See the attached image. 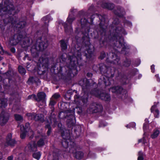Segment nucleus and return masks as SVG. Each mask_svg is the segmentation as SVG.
I'll return each instance as SVG.
<instances>
[{"label":"nucleus","mask_w":160,"mask_h":160,"mask_svg":"<svg viewBox=\"0 0 160 160\" xmlns=\"http://www.w3.org/2000/svg\"><path fill=\"white\" fill-rule=\"evenodd\" d=\"M81 54L79 53L77 55V57L74 55L69 57L68 59V71L67 72L68 75V76L73 77V74L72 73V70L75 66L78 63V61L81 59Z\"/></svg>","instance_id":"f257e3e1"},{"label":"nucleus","mask_w":160,"mask_h":160,"mask_svg":"<svg viewBox=\"0 0 160 160\" xmlns=\"http://www.w3.org/2000/svg\"><path fill=\"white\" fill-rule=\"evenodd\" d=\"M14 10L13 5L10 3L8 0H2L0 4V16L6 14H11V11Z\"/></svg>","instance_id":"f03ea898"},{"label":"nucleus","mask_w":160,"mask_h":160,"mask_svg":"<svg viewBox=\"0 0 160 160\" xmlns=\"http://www.w3.org/2000/svg\"><path fill=\"white\" fill-rule=\"evenodd\" d=\"M62 136L63 140L62 142V146L65 148H67L68 146V143L71 144L72 142L70 139V131L68 130H64L62 132Z\"/></svg>","instance_id":"7ed1b4c3"},{"label":"nucleus","mask_w":160,"mask_h":160,"mask_svg":"<svg viewBox=\"0 0 160 160\" xmlns=\"http://www.w3.org/2000/svg\"><path fill=\"white\" fill-rule=\"evenodd\" d=\"M114 38H116L115 40L116 43L114 42L115 46L118 48H122V51H124L125 49L129 48V46L127 45V44L124 42L123 39L122 38L119 36L114 37Z\"/></svg>","instance_id":"20e7f679"},{"label":"nucleus","mask_w":160,"mask_h":160,"mask_svg":"<svg viewBox=\"0 0 160 160\" xmlns=\"http://www.w3.org/2000/svg\"><path fill=\"white\" fill-rule=\"evenodd\" d=\"M91 93L105 101H109L111 99L110 96L109 94L101 92V91L98 90L93 91L91 92Z\"/></svg>","instance_id":"39448f33"},{"label":"nucleus","mask_w":160,"mask_h":160,"mask_svg":"<svg viewBox=\"0 0 160 160\" xmlns=\"http://www.w3.org/2000/svg\"><path fill=\"white\" fill-rule=\"evenodd\" d=\"M102 109V107L100 104L93 103L90 105L87 111L89 113H95L99 111Z\"/></svg>","instance_id":"423d86ee"},{"label":"nucleus","mask_w":160,"mask_h":160,"mask_svg":"<svg viewBox=\"0 0 160 160\" xmlns=\"http://www.w3.org/2000/svg\"><path fill=\"white\" fill-rule=\"evenodd\" d=\"M48 45V43L47 40L42 41L39 40L37 42L35 48L37 51H42L46 49Z\"/></svg>","instance_id":"0eeeda50"},{"label":"nucleus","mask_w":160,"mask_h":160,"mask_svg":"<svg viewBox=\"0 0 160 160\" xmlns=\"http://www.w3.org/2000/svg\"><path fill=\"white\" fill-rule=\"evenodd\" d=\"M9 117V114L2 111L0 115V125L3 126L8 122Z\"/></svg>","instance_id":"6e6552de"},{"label":"nucleus","mask_w":160,"mask_h":160,"mask_svg":"<svg viewBox=\"0 0 160 160\" xmlns=\"http://www.w3.org/2000/svg\"><path fill=\"white\" fill-rule=\"evenodd\" d=\"M27 116L31 119H34L36 121H39L41 122L44 121L43 116L42 114H35L28 113Z\"/></svg>","instance_id":"1a4fd4ad"},{"label":"nucleus","mask_w":160,"mask_h":160,"mask_svg":"<svg viewBox=\"0 0 160 160\" xmlns=\"http://www.w3.org/2000/svg\"><path fill=\"white\" fill-rule=\"evenodd\" d=\"M22 39V35L16 34L11 38L10 42L13 45H15L19 42Z\"/></svg>","instance_id":"9d476101"},{"label":"nucleus","mask_w":160,"mask_h":160,"mask_svg":"<svg viewBox=\"0 0 160 160\" xmlns=\"http://www.w3.org/2000/svg\"><path fill=\"white\" fill-rule=\"evenodd\" d=\"M110 91H111L113 93L116 94H122L123 95L125 93L126 91L123 90L122 88L119 86L114 87L111 88Z\"/></svg>","instance_id":"9b49d317"},{"label":"nucleus","mask_w":160,"mask_h":160,"mask_svg":"<svg viewBox=\"0 0 160 160\" xmlns=\"http://www.w3.org/2000/svg\"><path fill=\"white\" fill-rule=\"evenodd\" d=\"M38 98H36V100L38 102H41L42 106H44L46 105L45 98L46 97L45 94L42 92L38 93L37 94Z\"/></svg>","instance_id":"f8f14e48"},{"label":"nucleus","mask_w":160,"mask_h":160,"mask_svg":"<svg viewBox=\"0 0 160 160\" xmlns=\"http://www.w3.org/2000/svg\"><path fill=\"white\" fill-rule=\"evenodd\" d=\"M108 59H110L111 62H112L113 63L115 64L118 65L120 63V59L119 57L113 52L110 53L109 57Z\"/></svg>","instance_id":"ddd939ff"},{"label":"nucleus","mask_w":160,"mask_h":160,"mask_svg":"<svg viewBox=\"0 0 160 160\" xmlns=\"http://www.w3.org/2000/svg\"><path fill=\"white\" fill-rule=\"evenodd\" d=\"M69 152L71 153H75V157L78 159H80L82 157L83 155V154L82 152H76L75 148L73 147H71L70 148Z\"/></svg>","instance_id":"4468645a"},{"label":"nucleus","mask_w":160,"mask_h":160,"mask_svg":"<svg viewBox=\"0 0 160 160\" xmlns=\"http://www.w3.org/2000/svg\"><path fill=\"white\" fill-rule=\"evenodd\" d=\"M79 96L78 95H76L74 96V102L77 105V106L76 107V108L77 109V112L78 113L80 114L82 112V108L80 106H82L80 102L78 101V99Z\"/></svg>","instance_id":"2eb2a0df"},{"label":"nucleus","mask_w":160,"mask_h":160,"mask_svg":"<svg viewBox=\"0 0 160 160\" xmlns=\"http://www.w3.org/2000/svg\"><path fill=\"white\" fill-rule=\"evenodd\" d=\"M12 135L11 133L8 134L6 138V143L8 145L14 146L16 144V141L14 139L12 138Z\"/></svg>","instance_id":"dca6fc26"},{"label":"nucleus","mask_w":160,"mask_h":160,"mask_svg":"<svg viewBox=\"0 0 160 160\" xmlns=\"http://www.w3.org/2000/svg\"><path fill=\"white\" fill-rule=\"evenodd\" d=\"M29 124L28 123H27L25 124V126H24V128L25 131H26V132L28 131L29 132V135L30 136V137L32 138L33 136V132L32 130L29 129Z\"/></svg>","instance_id":"f3484780"},{"label":"nucleus","mask_w":160,"mask_h":160,"mask_svg":"<svg viewBox=\"0 0 160 160\" xmlns=\"http://www.w3.org/2000/svg\"><path fill=\"white\" fill-rule=\"evenodd\" d=\"M102 6L105 8L112 10L114 8V6L113 4L108 3H103L102 4Z\"/></svg>","instance_id":"a211bd4d"},{"label":"nucleus","mask_w":160,"mask_h":160,"mask_svg":"<svg viewBox=\"0 0 160 160\" xmlns=\"http://www.w3.org/2000/svg\"><path fill=\"white\" fill-rule=\"evenodd\" d=\"M20 127L21 131L20 137L22 139H24L26 137V132H26V131H25V128L23 125H20Z\"/></svg>","instance_id":"6ab92c4d"},{"label":"nucleus","mask_w":160,"mask_h":160,"mask_svg":"<svg viewBox=\"0 0 160 160\" xmlns=\"http://www.w3.org/2000/svg\"><path fill=\"white\" fill-rule=\"evenodd\" d=\"M28 147L29 150L32 151H37V145L34 142H31L28 145Z\"/></svg>","instance_id":"aec40b11"},{"label":"nucleus","mask_w":160,"mask_h":160,"mask_svg":"<svg viewBox=\"0 0 160 160\" xmlns=\"http://www.w3.org/2000/svg\"><path fill=\"white\" fill-rule=\"evenodd\" d=\"M70 117L71 118L70 119H68L67 120V124L68 126L70 127L73 126L74 124L73 121V119L74 118V116L72 114H71L70 115Z\"/></svg>","instance_id":"412c9836"},{"label":"nucleus","mask_w":160,"mask_h":160,"mask_svg":"<svg viewBox=\"0 0 160 160\" xmlns=\"http://www.w3.org/2000/svg\"><path fill=\"white\" fill-rule=\"evenodd\" d=\"M103 82L106 86L110 85L111 84L113 83V81L112 80L111 78H108L107 77H106L105 78H104Z\"/></svg>","instance_id":"4be33fe9"},{"label":"nucleus","mask_w":160,"mask_h":160,"mask_svg":"<svg viewBox=\"0 0 160 160\" xmlns=\"http://www.w3.org/2000/svg\"><path fill=\"white\" fill-rule=\"evenodd\" d=\"M88 96L87 93H85L83 96L82 97V101L83 103V105L86 104L88 102Z\"/></svg>","instance_id":"5701e85b"},{"label":"nucleus","mask_w":160,"mask_h":160,"mask_svg":"<svg viewBox=\"0 0 160 160\" xmlns=\"http://www.w3.org/2000/svg\"><path fill=\"white\" fill-rule=\"evenodd\" d=\"M41 154L40 152H34L32 154V157L35 159L39 160L41 156Z\"/></svg>","instance_id":"b1692460"},{"label":"nucleus","mask_w":160,"mask_h":160,"mask_svg":"<svg viewBox=\"0 0 160 160\" xmlns=\"http://www.w3.org/2000/svg\"><path fill=\"white\" fill-rule=\"evenodd\" d=\"M64 27L65 28V31L66 33L71 32H72V29L71 26H67L65 23L64 24Z\"/></svg>","instance_id":"393cba45"},{"label":"nucleus","mask_w":160,"mask_h":160,"mask_svg":"<svg viewBox=\"0 0 160 160\" xmlns=\"http://www.w3.org/2000/svg\"><path fill=\"white\" fill-rule=\"evenodd\" d=\"M100 71L103 73L107 72V67L103 64H101L99 67Z\"/></svg>","instance_id":"a878e982"},{"label":"nucleus","mask_w":160,"mask_h":160,"mask_svg":"<svg viewBox=\"0 0 160 160\" xmlns=\"http://www.w3.org/2000/svg\"><path fill=\"white\" fill-rule=\"evenodd\" d=\"M159 134V131L158 130H155L153 131V133L151 135V137L152 138H157Z\"/></svg>","instance_id":"bb28decb"},{"label":"nucleus","mask_w":160,"mask_h":160,"mask_svg":"<svg viewBox=\"0 0 160 160\" xmlns=\"http://www.w3.org/2000/svg\"><path fill=\"white\" fill-rule=\"evenodd\" d=\"M60 156L58 152H54L53 153V160H59Z\"/></svg>","instance_id":"cd10ccee"},{"label":"nucleus","mask_w":160,"mask_h":160,"mask_svg":"<svg viewBox=\"0 0 160 160\" xmlns=\"http://www.w3.org/2000/svg\"><path fill=\"white\" fill-rule=\"evenodd\" d=\"M18 71L19 73L22 75H24L26 72L25 69L22 66H19L18 67Z\"/></svg>","instance_id":"c85d7f7f"},{"label":"nucleus","mask_w":160,"mask_h":160,"mask_svg":"<svg viewBox=\"0 0 160 160\" xmlns=\"http://www.w3.org/2000/svg\"><path fill=\"white\" fill-rule=\"evenodd\" d=\"M46 139V137H44L43 138H41L37 142V144L38 146L41 147L43 146L44 144L43 139Z\"/></svg>","instance_id":"c756f323"},{"label":"nucleus","mask_w":160,"mask_h":160,"mask_svg":"<svg viewBox=\"0 0 160 160\" xmlns=\"http://www.w3.org/2000/svg\"><path fill=\"white\" fill-rule=\"evenodd\" d=\"M115 14L119 17L121 16V15L123 14V9H118V11H115Z\"/></svg>","instance_id":"7c9ffc66"},{"label":"nucleus","mask_w":160,"mask_h":160,"mask_svg":"<svg viewBox=\"0 0 160 160\" xmlns=\"http://www.w3.org/2000/svg\"><path fill=\"white\" fill-rule=\"evenodd\" d=\"M62 49L65 50L67 48V45L63 40H61L60 41Z\"/></svg>","instance_id":"2f4dec72"},{"label":"nucleus","mask_w":160,"mask_h":160,"mask_svg":"<svg viewBox=\"0 0 160 160\" xmlns=\"http://www.w3.org/2000/svg\"><path fill=\"white\" fill-rule=\"evenodd\" d=\"M45 128L48 129L47 133L48 135H49L51 132V127L49 124L47 123L45 126Z\"/></svg>","instance_id":"473e14b6"},{"label":"nucleus","mask_w":160,"mask_h":160,"mask_svg":"<svg viewBox=\"0 0 160 160\" xmlns=\"http://www.w3.org/2000/svg\"><path fill=\"white\" fill-rule=\"evenodd\" d=\"M15 118L16 120L18 121H21L22 120L23 118L22 117L18 114H15L14 115Z\"/></svg>","instance_id":"72a5a7b5"},{"label":"nucleus","mask_w":160,"mask_h":160,"mask_svg":"<svg viewBox=\"0 0 160 160\" xmlns=\"http://www.w3.org/2000/svg\"><path fill=\"white\" fill-rule=\"evenodd\" d=\"M74 19V18L72 17L69 15L67 18V21L70 24H71Z\"/></svg>","instance_id":"f704fd0d"},{"label":"nucleus","mask_w":160,"mask_h":160,"mask_svg":"<svg viewBox=\"0 0 160 160\" xmlns=\"http://www.w3.org/2000/svg\"><path fill=\"white\" fill-rule=\"evenodd\" d=\"M40 59H41L42 60V62L41 63H42L43 66L44 65H45V66H47V64L48 62V60L47 58H45L43 59L42 58H41Z\"/></svg>","instance_id":"c9c22d12"},{"label":"nucleus","mask_w":160,"mask_h":160,"mask_svg":"<svg viewBox=\"0 0 160 160\" xmlns=\"http://www.w3.org/2000/svg\"><path fill=\"white\" fill-rule=\"evenodd\" d=\"M25 25L26 22H25L22 21L18 24L17 27L19 28H22L25 26Z\"/></svg>","instance_id":"e433bc0d"},{"label":"nucleus","mask_w":160,"mask_h":160,"mask_svg":"<svg viewBox=\"0 0 160 160\" xmlns=\"http://www.w3.org/2000/svg\"><path fill=\"white\" fill-rule=\"evenodd\" d=\"M104 24V20H103H103H102L100 22L99 25L100 27V28L102 29V30L104 32L105 30L104 29V28L106 27V25Z\"/></svg>","instance_id":"4c0bfd02"},{"label":"nucleus","mask_w":160,"mask_h":160,"mask_svg":"<svg viewBox=\"0 0 160 160\" xmlns=\"http://www.w3.org/2000/svg\"><path fill=\"white\" fill-rule=\"evenodd\" d=\"M138 155V160H143V158L142 157L143 154L141 152H139Z\"/></svg>","instance_id":"58836bf2"},{"label":"nucleus","mask_w":160,"mask_h":160,"mask_svg":"<svg viewBox=\"0 0 160 160\" xmlns=\"http://www.w3.org/2000/svg\"><path fill=\"white\" fill-rule=\"evenodd\" d=\"M131 63L130 61L129 60H126L124 62V65L126 67L129 66Z\"/></svg>","instance_id":"ea45409f"},{"label":"nucleus","mask_w":160,"mask_h":160,"mask_svg":"<svg viewBox=\"0 0 160 160\" xmlns=\"http://www.w3.org/2000/svg\"><path fill=\"white\" fill-rule=\"evenodd\" d=\"M87 52L88 53V55L86 53V56L87 57H88V56L92 54V53L93 50H91V49H88L87 51Z\"/></svg>","instance_id":"a19ab883"},{"label":"nucleus","mask_w":160,"mask_h":160,"mask_svg":"<svg viewBox=\"0 0 160 160\" xmlns=\"http://www.w3.org/2000/svg\"><path fill=\"white\" fill-rule=\"evenodd\" d=\"M119 31V32L120 33H123V34H126L125 32H124V30L122 28H121L120 29H116V31Z\"/></svg>","instance_id":"79ce46f5"},{"label":"nucleus","mask_w":160,"mask_h":160,"mask_svg":"<svg viewBox=\"0 0 160 160\" xmlns=\"http://www.w3.org/2000/svg\"><path fill=\"white\" fill-rule=\"evenodd\" d=\"M60 97V95L58 93H55L53 95V97L55 99L58 98Z\"/></svg>","instance_id":"37998d69"},{"label":"nucleus","mask_w":160,"mask_h":160,"mask_svg":"<svg viewBox=\"0 0 160 160\" xmlns=\"http://www.w3.org/2000/svg\"><path fill=\"white\" fill-rule=\"evenodd\" d=\"M154 115L156 118H158V117L159 115V111L158 110H156Z\"/></svg>","instance_id":"c03bdc74"},{"label":"nucleus","mask_w":160,"mask_h":160,"mask_svg":"<svg viewBox=\"0 0 160 160\" xmlns=\"http://www.w3.org/2000/svg\"><path fill=\"white\" fill-rule=\"evenodd\" d=\"M36 96L34 95H32L28 96V99H36Z\"/></svg>","instance_id":"a18cd8bd"},{"label":"nucleus","mask_w":160,"mask_h":160,"mask_svg":"<svg viewBox=\"0 0 160 160\" xmlns=\"http://www.w3.org/2000/svg\"><path fill=\"white\" fill-rule=\"evenodd\" d=\"M56 102H55L53 100H52L50 101L49 103V105L52 106H53L55 104Z\"/></svg>","instance_id":"49530a36"},{"label":"nucleus","mask_w":160,"mask_h":160,"mask_svg":"<svg viewBox=\"0 0 160 160\" xmlns=\"http://www.w3.org/2000/svg\"><path fill=\"white\" fill-rule=\"evenodd\" d=\"M33 77H30L28 79V82H33Z\"/></svg>","instance_id":"de8ad7c7"},{"label":"nucleus","mask_w":160,"mask_h":160,"mask_svg":"<svg viewBox=\"0 0 160 160\" xmlns=\"http://www.w3.org/2000/svg\"><path fill=\"white\" fill-rule=\"evenodd\" d=\"M156 107V106L154 105L152 106V107L151 109V112H152L154 111Z\"/></svg>","instance_id":"09e8293b"},{"label":"nucleus","mask_w":160,"mask_h":160,"mask_svg":"<svg viewBox=\"0 0 160 160\" xmlns=\"http://www.w3.org/2000/svg\"><path fill=\"white\" fill-rule=\"evenodd\" d=\"M151 69L152 72H154L155 70H154V65H152L151 66Z\"/></svg>","instance_id":"8fccbe9b"},{"label":"nucleus","mask_w":160,"mask_h":160,"mask_svg":"<svg viewBox=\"0 0 160 160\" xmlns=\"http://www.w3.org/2000/svg\"><path fill=\"white\" fill-rule=\"evenodd\" d=\"M105 56V54L104 53L101 54L100 56V58L101 59H103Z\"/></svg>","instance_id":"3c124183"},{"label":"nucleus","mask_w":160,"mask_h":160,"mask_svg":"<svg viewBox=\"0 0 160 160\" xmlns=\"http://www.w3.org/2000/svg\"><path fill=\"white\" fill-rule=\"evenodd\" d=\"M11 51L13 53H15V49L14 48H12L11 49Z\"/></svg>","instance_id":"603ef678"},{"label":"nucleus","mask_w":160,"mask_h":160,"mask_svg":"<svg viewBox=\"0 0 160 160\" xmlns=\"http://www.w3.org/2000/svg\"><path fill=\"white\" fill-rule=\"evenodd\" d=\"M12 158H13V157L12 156H9L8 158V160H12Z\"/></svg>","instance_id":"864d4df0"},{"label":"nucleus","mask_w":160,"mask_h":160,"mask_svg":"<svg viewBox=\"0 0 160 160\" xmlns=\"http://www.w3.org/2000/svg\"><path fill=\"white\" fill-rule=\"evenodd\" d=\"M155 77H156L158 78L157 80L158 82H160V79L159 78H158V75H156Z\"/></svg>","instance_id":"5fc2aeb1"},{"label":"nucleus","mask_w":160,"mask_h":160,"mask_svg":"<svg viewBox=\"0 0 160 160\" xmlns=\"http://www.w3.org/2000/svg\"><path fill=\"white\" fill-rule=\"evenodd\" d=\"M147 124H144L143 125V129H145V128H146V127H147Z\"/></svg>","instance_id":"6e6d98bb"},{"label":"nucleus","mask_w":160,"mask_h":160,"mask_svg":"<svg viewBox=\"0 0 160 160\" xmlns=\"http://www.w3.org/2000/svg\"><path fill=\"white\" fill-rule=\"evenodd\" d=\"M131 124H133V126H132V127H134L135 126V123H131V124H130L129 125H130V126H131Z\"/></svg>","instance_id":"4d7b16f0"},{"label":"nucleus","mask_w":160,"mask_h":160,"mask_svg":"<svg viewBox=\"0 0 160 160\" xmlns=\"http://www.w3.org/2000/svg\"><path fill=\"white\" fill-rule=\"evenodd\" d=\"M48 20H47V22H46L45 23V24H48Z\"/></svg>","instance_id":"13d9d810"},{"label":"nucleus","mask_w":160,"mask_h":160,"mask_svg":"<svg viewBox=\"0 0 160 160\" xmlns=\"http://www.w3.org/2000/svg\"><path fill=\"white\" fill-rule=\"evenodd\" d=\"M38 74H41L43 73V72H41V73H39L38 72Z\"/></svg>","instance_id":"bf43d9fd"},{"label":"nucleus","mask_w":160,"mask_h":160,"mask_svg":"<svg viewBox=\"0 0 160 160\" xmlns=\"http://www.w3.org/2000/svg\"><path fill=\"white\" fill-rule=\"evenodd\" d=\"M28 66H29V65H28L27 66V68L28 69V68H29V67H28Z\"/></svg>","instance_id":"052dcab7"},{"label":"nucleus","mask_w":160,"mask_h":160,"mask_svg":"<svg viewBox=\"0 0 160 160\" xmlns=\"http://www.w3.org/2000/svg\"><path fill=\"white\" fill-rule=\"evenodd\" d=\"M46 19V18H45V17L43 18V20H45Z\"/></svg>","instance_id":"680f3d73"},{"label":"nucleus","mask_w":160,"mask_h":160,"mask_svg":"<svg viewBox=\"0 0 160 160\" xmlns=\"http://www.w3.org/2000/svg\"><path fill=\"white\" fill-rule=\"evenodd\" d=\"M89 32V31L88 30H87V31L86 32L87 33V32Z\"/></svg>","instance_id":"e2e57ef3"},{"label":"nucleus","mask_w":160,"mask_h":160,"mask_svg":"<svg viewBox=\"0 0 160 160\" xmlns=\"http://www.w3.org/2000/svg\"><path fill=\"white\" fill-rule=\"evenodd\" d=\"M141 142V140H139V141H138V142Z\"/></svg>","instance_id":"0e129e2a"},{"label":"nucleus","mask_w":160,"mask_h":160,"mask_svg":"<svg viewBox=\"0 0 160 160\" xmlns=\"http://www.w3.org/2000/svg\"><path fill=\"white\" fill-rule=\"evenodd\" d=\"M128 125L126 126V127H128Z\"/></svg>","instance_id":"69168bd1"},{"label":"nucleus","mask_w":160,"mask_h":160,"mask_svg":"<svg viewBox=\"0 0 160 160\" xmlns=\"http://www.w3.org/2000/svg\"><path fill=\"white\" fill-rule=\"evenodd\" d=\"M16 22H15H15H14L15 24H16Z\"/></svg>","instance_id":"338daca9"},{"label":"nucleus","mask_w":160,"mask_h":160,"mask_svg":"<svg viewBox=\"0 0 160 160\" xmlns=\"http://www.w3.org/2000/svg\"><path fill=\"white\" fill-rule=\"evenodd\" d=\"M67 95H69V94L68 93H67Z\"/></svg>","instance_id":"774afa93"}]
</instances>
